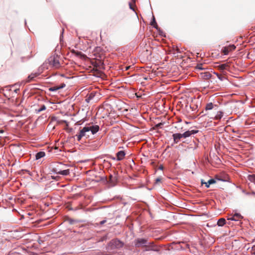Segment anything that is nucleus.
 Wrapping results in <instances>:
<instances>
[{
	"label": "nucleus",
	"instance_id": "nucleus-1",
	"mask_svg": "<svg viewBox=\"0 0 255 255\" xmlns=\"http://www.w3.org/2000/svg\"><path fill=\"white\" fill-rule=\"evenodd\" d=\"M198 132V130H187L183 133H176L172 135L174 142L177 143L182 138H186L189 137L192 134H195Z\"/></svg>",
	"mask_w": 255,
	"mask_h": 255
},
{
	"label": "nucleus",
	"instance_id": "nucleus-2",
	"mask_svg": "<svg viewBox=\"0 0 255 255\" xmlns=\"http://www.w3.org/2000/svg\"><path fill=\"white\" fill-rule=\"evenodd\" d=\"M65 165L62 164L61 163H58L57 165V167L53 168L52 171L57 174L64 176L68 175L70 174L69 169L62 170V169L63 168V167Z\"/></svg>",
	"mask_w": 255,
	"mask_h": 255
},
{
	"label": "nucleus",
	"instance_id": "nucleus-3",
	"mask_svg": "<svg viewBox=\"0 0 255 255\" xmlns=\"http://www.w3.org/2000/svg\"><path fill=\"white\" fill-rule=\"evenodd\" d=\"M124 246V243L118 239L112 240L108 244V250H113L115 249H120Z\"/></svg>",
	"mask_w": 255,
	"mask_h": 255
},
{
	"label": "nucleus",
	"instance_id": "nucleus-4",
	"mask_svg": "<svg viewBox=\"0 0 255 255\" xmlns=\"http://www.w3.org/2000/svg\"><path fill=\"white\" fill-rule=\"evenodd\" d=\"M134 243L135 247H145L146 244H148L147 239L143 238H137L134 240Z\"/></svg>",
	"mask_w": 255,
	"mask_h": 255
},
{
	"label": "nucleus",
	"instance_id": "nucleus-5",
	"mask_svg": "<svg viewBox=\"0 0 255 255\" xmlns=\"http://www.w3.org/2000/svg\"><path fill=\"white\" fill-rule=\"evenodd\" d=\"M47 61L49 65L54 68H57L60 66V62L57 57H50Z\"/></svg>",
	"mask_w": 255,
	"mask_h": 255
},
{
	"label": "nucleus",
	"instance_id": "nucleus-6",
	"mask_svg": "<svg viewBox=\"0 0 255 255\" xmlns=\"http://www.w3.org/2000/svg\"><path fill=\"white\" fill-rule=\"evenodd\" d=\"M89 132V127H84L80 130L79 133L75 135L77 137V140L80 141L83 137L86 136V132Z\"/></svg>",
	"mask_w": 255,
	"mask_h": 255
},
{
	"label": "nucleus",
	"instance_id": "nucleus-7",
	"mask_svg": "<svg viewBox=\"0 0 255 255\" xmlns=\"http://www.w3.org/2000/svg\"><path fill=\"white\" fill-rule=\"evenodd\" d=\"M145 248L144 251H152L154 252H159V250L158 248V247L153 244V243L151 242H148L147 244H146V245L144 247Z\"/></svg>",
	"mask_w": 255,
	"mask_h": 255
},
{
	"label": "nucleus",
	"instance_id": "nucleus-8",
	"mask_svg": "<svg viewBox=\"0 0 255 255\" xmlns=\"http://www.w3.org/2000/svg\"><path fill=\"white\" fill-rule=\"evenodd\" d=\"M236 46L234 44H231L228 46H225L222 49V52L224 55H228L230 52L234 50Z\"/></svg>",
	"mask_w": 255,
	"mask_h": 255
},
{
	"label": "nucleus",
	"instance_id": "nucleus-9",
	"mask_svg": "<svg viewBox=\"0 0 255 255\" xmlns=\"http://www.w3.org/2000/svg\"><path fill=\"white\" fill-rule=\"evenodd\" d=\"M125 155H126V153L124 151H123V150L119 151L116 153L117 158L113 157V159H114L115 160H116L117 161L122 160L124 158Z\"/></svg>",
	"mask_w": 255,
	"mask_h": 255
},
{
	"label": "nucleus",
	"instance_id": "nucleus-10",
	"mask_svg": "<svg viewBox=\"0 0 255 255\" xmlns=\"http://www.w3.org/2000/svg\"><path fill=\"white\" fill-rule=\"evenodd\" d=\"M218 108V105L216 104H213L212 103H207L206 105L205 110L206 112L208 111H210L213 109L217 110Z\"/></svg>",
	"mask_w": 255,
	"mask_h": 255
},
{
	"label": "nucleus",
	"instance_id": "nucleus-11",
	"mask_svg": "<svg viewBox=\"0 0 255 255\" xmlns=\"http://www.w3.org/2000/svg\"><path fill=\"white\" fill-rule=\"evenodd\" d=\"M89 129V131H91V133L93 134H95L99 130V126L98 125L92 126L90 127H88Z\"/></svg>",
	"mask_w": 255,
	"mask_h": 255
},
{
	"label": "nucleus",
	"instance_id": "nucleus-12",
	"mask_svg": "<svg viewBox=\"0 0 255 255\" xmlns=\"http://www.w3.org/2000/svg\"><path fill=\"white\" fill-rule=\"evenodd\" d=\"M39 75L40 73L37 72L31 73L30 75L28 76L26 82H30L31 81H33L34 80V78L38 76Z\"/></svg>",
	"mask_w": 255,
	"mask_h": 255
},
{
	"label": "nucleus",
	"instance_id": "nucleus-13",
	"mask_svg": "<svg viewBox=\"0 0 255 255\" xmlns=\"http://www.w3.org/2000/svg\"><path fill=\"white\" fill-rule=\"evenodd\" d=\"M223 117V112L222 111L217 112L216 115L214 117H210L211 119H213L215 120H220Z\"/></svg>",
	"mask_w": 255,
	"mask_h": 255
},
{
	"label": "nucleus",
	"instance_id": "nucleus-14",
	"mask_svg": "<svg viewBox=\"0 0 255 255\" xmlns=\"http://www.w3.org/2000/svg\"><path fill=\"white\" fill-rule=\"evenodd\" d=\"M215 182H216V181L214 179H211L209 180L207 182H203V180H202V181H201L202 184H205L206 187L207 188H209L210 186V185L214 184Z\"/></svg>",
	"mask_w": 255,
	"mask_h": 255
},
{
	"label": "nucleus",
	"instance_id": "nucleus-15",
	"mask_svg": "<svg viewBox=\"0 0 255 255\" xmlns=\"http://www.w3.org/2000/svg\"><path fill=\"white\" fill-rule=\"evenodd\" d=\"M96 94V93L93 92L90 93L89 95H87L86 101L87 103H90V102L94 98Z\"/></svg>",
	"mask_w": 255,
	"mask_h": 255
},
{
	"label": "nucleus",
	"instance_id": "nucleus-16",
	"mask_svg": "<svg viewBox=\"0 0 255 255\" xmlns=\"http://www.w3.org/2000/svg\"><path fill=\"white\" fill-rule=\"evenodd\" d=\"M45 155V153L44 151H39L35 154V159L36 160L39 159L43 157Z\"/></svg>",
	"mask_w": 255,
	"mask_h": 255
},
{
	"label": "nucleus",
	"instance_id": "nucleus-17",
	"mask_svg": "<svg viewBox=\"0 0 255 255\" xmlns=\"http://www.w3.org/2000/svg\"><path fill=\"white\" fill-rule=\"evenodd\" d=\"M201 77L204 79H209L211 77V74L209 72H206L204 73H201L200 74Z\"/></svg>",
	"mask_w": 255,
	"mask_h": 255
},
{
	"label": "nucleus",
	"instance_id": "nucleus-18",
	"mask_svg": "<svg viewBox=\"0 0 255 255\" xmlns=\"http://www.w3.org/2000/svg\"><path fill=\"white\" fill-rule=\"evenodd\" d=\"M225 224L226 220L224 218H220V219H219L217 222V225L220 227L224 226Z\"/></svg>",
	"mask_w": 255,
	"mask_h": 255
},
{
	"label": "nucleus",
	"instance_id": "nucleus-19",
	"mask_svg": "<svg viewBox=\"0 0 255 255\" xmlns=\"http://www.w3.org/2000/svg\"><path fill=\"white\" fill-rule=\"evenodd\" d=\"M150 25L153 26V27H154L155 28H156L157 30L158 29V27L156 22V21H155L154 16H153L152 20L150 22Z\"/></svg>",
	"mask_w": 255,
	"mask_h": 255
},
{
	"label": "nucleus",
	"instance_id": "nucleus-20",
	"mask_svg": "<svg viewBox=\"0 0 255 255\" xmlns=\"http://www.w3.org/2000/svg\"><path fill=\"white\" fill-rule=\"evenodd\" d=\"M233 219L235 220V221H239L241 219L243 218L242 216L239 214V213H235L234 215Z\"/></svg>",
	"mask_w": 255,
	"mask_h": 255
},
{
	"label": "nucleus",
	"instance_id": "nucleus-21",
	"mask_svg": "<svg viewBox=\"0 0 255 255\" xmlns=\"http://www.w3.org/2000/svg\"><path fill=\"white\" fill-rule=\"evenodd\" d=\"M248 179L251 182L254 183L255 184V175L252 174L249 175L248 176Z\"/></svg>",
	"mask_w": 255,
	"mask_h": 255
},
{
	"label": "nucleus",
	"instance_id": "nucleus-22",
	"mask_svg": "<svg viewBox=\"0 0 255 255\" xmlns=\"http://www.w3.org/2000/svg\"><path fill=\"white\" fill-rule=\"evenodd\" d=\"M228 66L227 64H220L218 66L219 69L221 71L226 69Z\"/></svg>",
	"mask_w": 255,
	"mask_h": 255
},
{
	"label": "nucleus",
	"instance_id": "nucleus-23",
	"mask_svg": "<svg viewBox=\"0 0 255 255\" xmlns=\"http://www.w3.org/2000/svg\"><path fill=\"white\" fill-rule=\"evenodd\" d=\"M46 109V106L44 105H42L41 106V107L39 109L35 110V112L37 114L39 113L40 112L45 110Z\"/></svg>",
	"mask_w": 255,
	"mask_h": 255
},
{
	"label": "nucleus",
	"instance_id": "nucleus-24",
	"mask_svg": "<svg viewBox=\"0 0 255 255\" xmlns=\"http://www.w3.org/2000/svg\"><path fill=\"white\" fill-rule=\"evenodd\" d=\"M216 75H217V76L218 78V79L219 80H220L221 81H224V80L227 79L226 78L225 76H223L222 75H220V74H216Z\"/></svg>",
	"mask_w": 255,
	"mask_h": 255
},
{
	"label": "nucleus",
	"instance_id": "nucleus-25",
	"mask_svg": "<svg viewBox=\"0 0 255 255\" xmlns=\"http://www.w3.org/2000/svg\"><path fill=\"white\" fill-rule=\"evenodd\" d=\"M59 89V88L58 87V86H54V87H50L49 89V90L50 91H52V92H56Z\"/></svg>",
	"mask_w": 255,
	"mask_h": 255
},
{
	"label": "nucleus",
	"instance_id": "nucleus-26",
	"mask_svg": "<svg viewBox=\"0 0 255 255\" xmlns=\"http://www.w3.org/2000/svg\"><path fill=\"white\" fill-rule=\"evenodd\" d=\"M251 253L252 255H255V245L252 247L251 250Z\"/></svg>",
	"mask_w": 255,
	"mask_h": 255
},
{
	"label": "nucleus",
	"instance_id": "nucleus-27",
	"mask_svg": "<svg viewBox=\"0 0 255 255\" xmlns=\"http://www.w3.org/2000/svg\"><path fill=\"white\" fill-rule=\"evenodd\" d=\"M128 5H129V8L130 9L132 10L133 11L135 10L134 8L133 7L131 2H129Z\"/></svg>",
	"mask_w": 255,
	"mask_h": 255
},
{
	"label": "nucleus",
	"instance_id": "nucleus-28",
	"mask_svg": "<svg viewBox=\"0 0 255 255\" xmlns=\"http://www.w3.org/2000/svg\"><path fill=\"white\" fill-rule=\"evenodd\" d=\"M65 84L64 83H62L61 84V85L60 86H58V87L59 88V89H62V88H63L65 87Z\"/></svg>",
	"mask_w": 255,
	"mask_h": 255
},
{
	"label": "nucleus",
	"instance_id": "nucleus-29",
	"mask_svg": "<svg viewBox=\"0 0 255 255\" xmlns=\"http://www.w3.org/2000/svg\"><path fill=\"white\" fill-rule=\"evenodd\" d=\"M57 122L58 123H66V121H64V120H61V121H57Z\"/></svg>",
	"mask_w": 255,
	"mask_h": 255
},
{
	"label": "nucleus",
	"instance_id": "nucleus-30",
	"mask_svg": "<svg viewBox=\"0 0 255 255\" xmlns=\"http://www.w3.org/2000/svg\"><path fill=\"white\" fill-rule=\"evenodd\" d=\"M233 218H234V216H232V217H231L228 218V220L235 221V220L233 219Z\"/></svg>",
	"mask_w": 255,
	"mask_h": 255
},
{
	"label": "nucleus",
	"instance_id": "nucleus-31",
	"mask_svg": "<svg viewBox=\"0 0 255 255\" xmlns=\"http://www.w3.org/2000/svg\"><path fill=\"white\" fill-rule=\"evenodd\" d=\"M106 222V220H103L100 222L101 225H103L104 223Z\"/></svg>",
	"mask_w": 255,
	"mask_h": 255
},
{
	"label": "nucleus",
	"instance_id": "nucleus-32",
	"mask_svg": "<svg viewBox=\"0 0 255 255\" xmlns=\"http://www.w3.org/2000/svg\"><path fill=\"white\" fill-rule=\"evenodd\" d=\"M160 181V178H157L156 179V182H159Z\"/></svg>",
	"mask_w": 255,
	"mask_h": 255
},
{
	"label": "nucleus",
	"instance_id": "nucleus-33",
	"mask_svg": "<svg viewBox=\"0 0 255 255\" xmlns=\"http://www.w3.org/2000/svg\"><path fill=\"white\" fill-rule=\"evenodd\" d=\"M132 2L134 4L135 3V2H136V0H131Z\"/></svg>",
	"mask_w": 255,
	"mask_h": 255
},
{
	"label": "nucleus",
	"instance_id": "nucleus-34",
	"mask_svg": "<svg viewBox=\"0 0 255 255\" xmlns=\"http://www.w3.org/2000/svg\"><path fill=\"white\" fill-rule=\"evenodd\" d=\"M159 168L160 169H161V170H162V169H163V166H160L159 167Z\"/></svg>",
	"mask_w": 255,
	"mask_h": 255
},
{
	"label": "nucleus",
	"instance_id": "nucleus-35",
	"mask_svg": "<svg viewBox=\"0 0 255 255\" xmlns=\"http://www.w3.org/2000/svg\"><path fill=\"white\" fill-rule=\"evenodd\" d=\"M18 90H19L18 89H16V90H14V92L15 93H17Z\"/></svg>",
	"mask_w": 255,
	"mask_h": 255
},
{
	"label": "nucleus",
	"instance_id": "nucleus-36",
	"mask_svg": "<svg viewBox=\"0 0 255 255\" xmlns=\"http://www.w3.org/2000/svg\"><path fill=\"white\" fill-rule=\"evenodd\" d=\"M198 68L200 69H202V68L200 67V66H198Z\"/></svg>",
	"mask_w": 255,
	"mask_h": 255
},
{
	"label": "nucleus",
	"instance_id": "nucleus-37",
	"mask_svg": "<svg viewBox=\"0 0 255 255\" xmlns=\"http://www.w3.org/2000/svg\"><path fill=\"white\" fill-rule=\"evenodd\" d=\"M252 194L255 195V192H253L252 193Z\"/></svg>",
	"mask_w": 255,
	"mask_h": 255
}]
</instances>
